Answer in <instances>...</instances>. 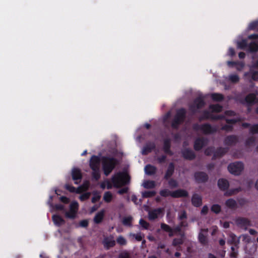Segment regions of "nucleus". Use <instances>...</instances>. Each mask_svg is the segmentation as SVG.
<instances>
[{"label": "nucleus", "mask_w": 258, "mask_h": 258, "mask_svg": "<svg viewBox=\"0 0 258 258\" xmlns=\"http://www.w3.org/2000/svg\"><path fill=\"white\" fill-rule=\"evenodd\" d=\"M101 162L102 169L106 176H108L118 163L116 158L105 156L101 157Z\"/></svg>", "instance_id": "1"}, {"label": "nucleus", "mask_w": 258, "mask_h": 258, "mask_svg": "<svg viewBox=\"0 0 258 258\" xmlns=\"http://www.w3.org/2000/svg\"><path fill=\"white\" fill-rule=\"evenodd\" d=\"M111 181L114 187L119 188L129 182L130 177L126 173L119 172L112 177Z\"/></svg>", "instance_id": "2"}, {"label": "nucleus", "mask_w": 258, "mask_h": 258, "mask_svg": "<svg viewBox=\"0 0 258 258\" xmlns=\"http://www.w3.org/2000/svg\"><path fill=\"white\" fill-rule=\"evenodd\" d=\"M186 111L185 109L181 108L178 109L172 120L171 127L173 129H177L180 124L183 122L186 118Z\"/></svg>", "instance_id": "3"}, {"label": "nucleus", "mask_w": 258, "mask_h": 258, "mask_svg": "<svg viewBox=\"0 0 258 258\" xmlns=\"http://www.w3.org/2000/svg\"><path fill=\"white\" fill-rule=\"evenodd\" d=\"M244 169V165L240 161L230 163L228 166V170L230 173L235 175H239Z\"/></svg>", "instance_id": "4"}, {"label": "nucleus", "mask_w": 258, "mask_h": 258, "mask_svg": "<svg viewBox=\"0 0 258 258\" xmlns=\"http://www.w3.org/2000/svg\"><path fill=\"white\" fill-rule=\"evenodd\" d=\"M205 105L204 99L201 97L196 98L194 101V104L190 106V110L194 113L196 112V109H201Z\"/></svg>", "instance_id": "5"}, {"label": "nucleus", "mask_w": 258, "mask_h": 258, "mask_svg": "<svg viewBox=\"0 0 258 258\" xmlns=\"http://www.w3.org/2000/svg\"><path fill=\"white\" fill-rule=\"evenodd\" d=\"M217 128L215 125H212L209 123L202 124V132L205 135H211L216 133Z\"/></svg>", "instance_id": "6"}, {"label": "nucleus", "mask_w": 258, "mask_h": 258, "mask_svg": "<svg viewBox=\"0 0 258 258\" xmlns=\"http://www.w3.org/2000/svg\"><path fill=\"white\" fill-rule=\"evenodd\" d=\"M256 99L255 93H249L246 96L244 100H241L240 102L243 104L246 103L248 106H251L256 102Z\"/></svg>", "instance_id": "7"}, {"label": "nucleus", "mask_w": 258, "mask_h": 258, "mask_svg": "<svg viewBox=\"0 0 258 258\" xmlns=\"http://www.w3.org/2000/svg\"><path fill=\"white\" fill-rule=\"evenodd\" d=\"M194 177L197 182L205 183L208 180V174L203 171H198L195 172Z\"/></svg>", "instance_id": "8"}, {"label": "nucleus", "mask_w": 258, "mask_h": 258, "mask_svg": "<svg viewBox=\"0 0 258 258\" xmlns=\"http://www.w3.org/2000/svg\"><path fill=\"white\" fill-rule=\"evenodd\" d=\"M100 158L96 155H93L90 158L89 165L92 170L99 169V165L100 163Z\"/></svg>", "instance_id": "9"}, {"label": "nucleus", "mask_w": 258, "mask_h": 258, "mask_svg": "<svg viewBox=\"0 0 258 258\" xmlns=\"http://www.w3.org/2000/svg\"><path fill=\"white\" fill-rule=\"evenodd\" d=\"M229 151L228 147H218L216 150H214V154L212 159L216 160L217 158H221L225 155Z\"/></svg>", "instance_id": "10"}, {"label": "nucleus", "mask_w": 258, "mask_h": 258, "mask_svg": "<svg viewBox=\"0 0 258 258\" xmlns=\"http://www.w3.org/2000/svg\"><path fill=\"white\" fill-rule=\"evenodd\" d=\"M164 209L162 208L154 209L148 212V218L151 221H153L158 218V216L163 214Z\"/></svg>", "instance_id": "11"}, {"label": "nucleus", "mask_w": 258, "mask_h": 258, "mask_svg": "<svg viewBox=\"0 0 258 258\" xmlns=\"http://www.w3.org/2000/svg\"><path fill=\"white\" fill-rule=\"evenodd\" d=\"M171 140L169 138L165 139L163 140V151L164 152L169 156H172L173 152L171 150Z\"/></svg>", "instance_id": "12"}, {"label": "nucleus", "mask_w": 258, "mask_h": 258, "mask_svg": "<svg viewBox=\"0 0 258 258\" xmlns=\"http://www.w3.org/2000/svg\"><path fill=\"white\" fill-rule=\"evenodd\" d=\"M156 148L155 143L154 142H148L143 147L142 154L147 155L151 153Z\"/></svg>", "instance_id": "13"}, {"label": "nucleus", "mask_w": 258, "mask_h": 258, "mask_svg": "<svg viewBox=\"0 0 258 258\" xmlns=\"http://www.w3.org/2000/svg\"><path fill=\"white\" fill-rule=\"evenodd\" d=\"M182 156L184 159L188 160H192L196 158L195 152L189 148L183 149L182 152Z\"/></svg>", "instance_id": "14"}, {"label": "nucleus", "mask_w": 258, "mask_h": 258, "mask_svg": "<svg viewBox=\"0 0 258 258\" xmlns=\"http://www.w3.org/2000/svg\"><path fill=\"white\" fill-rule=\"evenodd\" d=\"M206 141L204 138H198L194 142V149L197 151L201 150L206 145Z\"/></svg>", "instance_id": "15"}, {"label": "nucleus", "mask_w": 258, "mask_h": 258, "mask_svg": "<svg viewBox=\"0 0 258 258\" xmlns=\"http://www.w3.org/2000/svg\"><path fill=\"white\" fill-rule=\"evenodd\" d=\"M235 223L237 226L241 228H246L250 225V220L244 217H238L235 220Z\"/></svg>", "instance_id": "16"}, {"label": "nucleus", "mask_w": 258, "mask_h": 258, "mask_svg": "<svg viewBox=\"0 0 258 258\" xmlns=\"http://www.w3.org/2000/svg\"><path fill=\"white\" fill-rule=\"evenodd\" d=\"M188 196V192L183 189H178L171 193V197L174 198L187 197Z\"/></svg>", "instance_id": "17"}, {"label": "nucleus", "mask_w": 258, "mask_h": 258, "mask_svg": "<svg viewBox=\"0 0 258 258\" xmlns=\"http://www.w3.org/2000/svg\"><path fill=\"white\" fill-rule=\"evenodd\" d=\"M238 142V138L235 135H229L227 136L224 141V144L227 146L235 145Z\"/></svg>", "instance_id": "18"}, {"label": "nucleus", "mask_w": 258, "mask_h": 258, "mask_svg": "<svg viewBox=\"0 0 258 258\" xmlns=\"http://www.w3.org/2000/svg\"><path fill=\"white\" fill-rule=\"evenodd\" d=\"M191 202L192 205L195 207H200L202 205V198L198 194H193Z\"/></svg>", "instance_id": "19"}, {"label": "nucleus", "mask_w": 258, "mask_h": 258, "mask_svg": "<svg viewBox=\"0 0 258 258\" xmlns=\"http://www.w3.org/2000/svg\"><path fill=\"white\" fill-rule=\"evenodd\" d=\"M72 179L75 181V184H78L77 180H80L82 178V174L80 169L74 168L72 171Z\"/></svg>", "instance_id": "20"}, {"label": "nucleus", "mask_w": 258, "mask_h": 258, "mask_svg": "<svg viewBox=\"0 0 258 258\" xmlns=\"http://www.w3.org/2000/svg\"><path fill=\"white\" fill-rule=\"evenodd\" d=\"M175 170V165L173 162L169 164L167 169L165 172L164 178L168 180L173 174Z\"/></svg>", "instance_id": "21"}, {"label": "nucleus", "mask_w": 258, "mask_h": 258, "mask_svg": "<svg viewBox=\"0 0 258 258\" xmlns=\"http://www.w3.org/2000/svg\"><path fill=\"white\" fill-rule=\"evenodd\" d=\"M218 187L221 190L226 191L229 187L228 181L224 178H220L217 183Z\"/></svg>", "instance_id": "22"}, {"label": "nucleus", "mask_w": 258, "mask_h": 258, "mask_svg": "<svg viewBox=\"0 0 258 258\" xmlns=\"http://www.w3.org/2000/svg\"><path fill=\"white\" fill-rule=\"evenodd\" d=\"M52 219L54 224L57 226H60L65 223L64 220L59 215H53Z\"/></svg>", "instance_id": "23"}, {"label": "nucleus", "mask_w": 258, "mask_h": 258, "mask_svg": "<svg viewBox=\"0 0 258 258\" xmlns=\"http://www.w3.org/2000/svg\"><path fill=\"white\" fill-rule=\"evenodd\" d=\"M157 168L155 166L150 164L147 165L145 167V173L149 175H152L156 173Z\"/></svg>", "instance_id": "24"}, {"label": "nucleus", "mask_w": 258, "mask_h": 258, "mask_svg": "<svg viewBox=\"0 0 258 258\" xmlns=\"http://www.w3.org/2000/svg\"><path fill=\"white\" fill-rule=\"evenodd\" d=\"M104 216V211L102 210L98 212L94 218V221L96 224H99L101 222Z\"/></svg>", "instance_id": "25"}, {"label": "nucleus", "mask_w": 258, "mask_h": 258, "mask_svg": "<svg viewBox=\"0 0 258 258\" xmlns=\"http://www.w3.org/2000/svg\"><path fill=\"white\" fill-rule=\"evenodd\" d=\"M161 228L163 231L168 232L169 236L170 237L173 236V229L170 226L165 223H161Z\"/></svg>", "instance_id": "26"}, {"label": "nucleus", "mask_w": 258, "mask_h": 258, "mask_svg": "<svg viewBox=\"0 0 258 258\" xmlns=\"http://www.w3.org/2000/svg\"><path fill=\"white\" fill-rule=\"evenodd\" d=\"M211 97L213 101L217 102L222 101L224 100V98L223 95L218 93H212Z\"/></svg>", "instance_id": "27"}, {"label": "nucleus", "mask_w": 258, "mask_h": 258, "mask_svg": "<svg viewBox=\"0 0 258 258\" xmlns=\"http://www.w3.org/2000/svg\"><path fill=\"white\" fill-rule=\"evenodd\" d=\"M225 205L228 208L231 209H234L236 208L237 207L236 202L233 199H229L226 200Z\"/></svg>", "instance_id": "28"}, {"label": "nucleus", "mask_w": 258, "mask_h": 258, "mask_svg": "<svg viewBox=\"0 0 258 258\" xmlns=\"http://www.w3.org/2000/svg\"><path fill=\"white\" fill-rule=\"evenodd\" d=\"M65 188L67 190H69L70 192H72V193L76 192V193L79 194L81 192V187H79L78 188V189H76L74 186H73L72 185H70L69 184H66L65 185Z\"/></svg>", "instance_id": "29"}, {"label": "nucleus", "mask_w": 258, "mask_h": 258, "mask_svg": "<svg viewBox=\"0 0 258 258\" xmlns=\"http://www.w3.org/2000/svg\"><path fill=\"white\" fill-rule=\"evenodd\" d=\"M248 50L251 52H256L258 51V44L252 42L248 45Z\"/></svg>", "instance_id": "30"}, {"label": "nucleus", "mask_w": 258, "mask_h": 258, "mask_svg": "<svg viewBox=\"0 0 258 258\" xmlns=\"http://www.w3.org/2000/svg\"><path fill=\"white\" fill-rule=\"evenodd\" d=\"M209 108L214 112H220L222 110V106L218 104L210 105Z\"/></svg>", "instance_id": "31"}, {"label": "nucleus", "mask_w": 258, "mask_h": 258, "mask_svg": "<svg viewBox=\"0 0 258 258\" xmlns=\"http://www.w3.org/2000/svg\"><path fill=\"white\" fill-rule=\"evenodd\" d=\"M211 114V113H210L209 111L204 110L203 112L202 115L200 117L199 120L202 121L204 120L210 119Z\"/></svg>", "instance_id": "32"}, {"label": "nucleus", "mask_w": 258, "mask_h": 258, "mask_svg": "<svg viewBox=\"0 0 258 258\" xmlns=\"http://www.w3.org/2000/svg\"><path fill=\"white\" fill-rule=\"evenodd\" d=\"M133 218L131 216L125 217L123 218L122 224L127 226H131Z\"/></svg>", "instance_id": "33"}, {"label": "nucleus", "mask_w": 258, "mask_h": 258, "mask_svg": "<svg viewBox=\"0 0 258 258\" xmlns=\"http://www.w3.org/2000/svg\"><path fill=\"white\" fill-rule=\"evenodd\" d=\"M112 198V195L110 191L105 192L103 196V200L106 203H110Z\"/></svg>", "instance_id": "34"}, {"label": "nucleus", "mask_w": 258, "mask_h": 258, "mask_svg": "<svg viewBox=\"0 0 258 258\" xmlns=\"http://www.w3.org/2000/svg\"><path fill=\"white\" fill-rule=\"evenodd\" d=\"M211 210L214 213L218 214L221 212V207L218 204H214L212 206Z\"/></svg>", "instance_id": "35"}, {"label": "nucleus", "mask_w": 258, "mask_h": 258, "mask_svg": "<svg viewBox=\"0 0 258 258\" xmlns=\"http://www.w3.org/2000/svg\"><path fill=\"white\" fill-rule=\"evenodd\" d=\"M155 186V183L154 181L148 180L144 183V186L146 188H153Z\"/></svg>", "instance_id": "36"}, {"label": "nucleus", "mask_w": 258, "mask_h": 258, "mask_svg": "<svg viewBox=\"0 0 258 258\" xmlns=\"http://www.w3.org/2000/svg\"><path fill=\"white\" fill-rule=\"evenodd\" d=\"M79 208V204L78 202L74 201L71 203L70 205V210L72 211L77 213Z\"/></svg>", "instance_id": "37"}, {"label": "nucleus", "mask_w": 258, "mask_h": 258, "mask_svg": "<svg viewBox=\"0 0 258 258\" xmlns=\"http://www.w3.org/2000/svg\"><path fill=\"white\" fill-rule=\"evenodd\" d=\"M156 194L155 191H145L142 192V196L143 198H151L154 197Z\"/></svg>", "instance_id": "38"}, {"label": "nucleus", "mask_w": 258, "mask_h": 258, "mask_svg": "<svg viewBox=\"0 0 258 258\" xmlns=\"http://www.w3.org/2000/svg\"><path fill=\"white\" fill-rule=\"evenodd\" d=\"M255 142V138L254 137H250L247 138L245 141V146H250L253 145Z\"/></svg>", "instance_id": "39"}, {"label": "nucleus", "mask_w": 258, "mask_h": 258, "mask_svg": "<svg viewBox=\"0 0 258 258\" xmlns=\"http://www.w3.org/2000/svg\"><path fill=\"white\" fill-rule=\"evenodd\" d=\"M237 46L238 48L241 49H244L248 46V44L246 40L243 39L237 43Z\"/></svg>", "instance_id": "40"}, {"label": "nucleus", "mask_w": 258, "mask_h": 258, "mask_svg": "<svg viewBox=\"0 0 258 258\" xmlns=\"http://www.w3.org/2000/svg\"><path fill=\"white\" fill-rule=\"evenodd\" d=\"M92 178L95 180L96 181H97L100 178V174L99 173V169H96L95 170H92Z\"/></svg>", "instance_id": "41"}, {"label": "nucleus", "mask_w": 258, "mask_h": 258, "mask_svg": "<svg viewBox=\"0 0 258 258\" xmlns=\"http://www.w3.org/2000/svg\"><path fill=\"white\" fill-rule=\"evenodd\" d=\"M140 225L144 229H148L149 227V223L143 219H141L139 221Z\"/></svg>", "instance_id": "42"}, {"label": "nucleus", "mask_w": 258, "mask_h": 258, "mask_svg": "<svg viewBox=\"0 0 258 258\" xmlns=\"http://www.w3.org/2000/svg\"><path fill=\"white\" fill-rule=\"evenodd\" d=\"M171 192H172L170 191L167 189H164L161 190L160 191L159 194H160V196L163 197H167L169 196H171Z\"/></svg>", "instance_id": "43"}, {"label": "nucleus", "mask_w": 258, "mask_h": 258, "mask_svg": "<svg viewBox=\"0 0 258 258\" xmlns=\"http://www.w3.org/2000/svg\"><path fill=\"white\" fill-rule=\"evenodd\" d=\"M168 184L171 188H175L178 186V183L177 181L173 178H171L169 180Z\"/></svg>", "instance_id": "44"}, {"label": "nucleus", "mask_w": 258, "mask_h": 258, "mask_svg": "<svg viewBox=\"0 0 258 258\" xmlns=\"http://www.w3.org/2000/svg\"><path fill=\"white\" fill-rule=\"evenodd\" d=\"M76 213L74 211H72L70 210L69 211L66 212L65 213V216L67 218L70 219H74L76 217Z\"/></svg>", "instance_id": "45"}, {"label": "nucleus", "mask_w": 258, "mask_h": 258, "mask_svg": "<svg viewBox=\"0 0 258 258\" xmlns=\"http://www.w3.org/2000/svg\"><path fill=\"white\" fill-rule=\"evenodd\" d=\"M229 80L232 83H236L239 81V78L236 74L231 75L229 76Z\"/></svg>", "instance_id": "46"}, {"label": "nucleus", "mask_w": 258, "mask_h": 258, "mask_svg": "<svg viewBox=\"0 0 258 258\" xmlns=\"http://www.w3.org/2000/svg\"><path fill=\"white\" fill-rule=\"evenodd\" d=\"M91 194L89 192L82 194L79 198L81 201H84L89 199Z\"/></svg>", "instance_id": "47"}, {"label": "nucleus", "mask_w": 258, "mask_h": 258, "mask_svg": "<svg viewBox=\"0 0 258 258\" xmlns=\"http://www.w3.org/2000/svg\"><path fill=\"white\" fill-rule=\"evenodd\" d=\"M250 133L252 134L258 133V123L253 124L250 127Z\"/></svg>", "instance_id": "48"}, {"label": "nucleus", "mask_w": 258, "mask_h": 258, "mask_svg": "<svg viewBox=\"0 0 258 258\" xmlns=\"http://www.w3.org/2000/svg\"><path fill=\"white\" fill-rule=\"evenodd\" d=\"M251 78L253 81H258V71H251L250 72Z\"/></svg>", "instance_id": "49"}, {"label": "nucleus", "mask_w": 258, "mask_h": 258, "mask_svg": "<svg viewBox=\"0 0 258 258\" xmlns=\"http://www.w3.org/2000/svg\"><path fill=\"white\" fill-rule=\"evenodd\" d=\"M214 148L213 147L207 148L205 151V154L207 156H210L212 154H214Z\"/></svg>", "instance_id": "50"}, {"label": "nucleus", "mask_w": 258, "mask_h": 258, "mask_svg": "<svg viewBox=\"0 0 258 258\" xmlns=\"http://www.w3.org/2000/svg\"><path fill=\"white\" fill-rule=\"evenodd\" d=\"M233 126L230 124H225L221 127V130L227 132H232L233 130Z\"/></svg>", "instance_id": "51"}, {"label": "nucleus", "mask_w": 258, "mask_h": 258, "mask_svg": "<svg viewBox=\"0 0 258 258\" xmlns=\"http://www.w3.org/2000/svg\"><path fill=\"white\" fill-rule=\"evenodd\" d=\"M224 118V116L222 115H213V114H211L210 119H211L212 120H220Z\"/></svg>", "instance_id": "52"}, {"label": "nucleus", "mask_w": 258, "mask_h": 258, "mask_svg": "<svg viewBox=\"0 0 258 258\" xmlns=\"http://www.w3.org/2000/svg\"><path fill=\"white\" fill-rule=\"evenodd\" d=\"M258 26V21H254L252 22H251L248 28L250 30H254Z\"/></svg>", "instance_id": "53"}, {"label": "nucleus", "mask_w": 258, "mask_h": 258, "mask_svg": "<svg viewBox=\"0 0 258 258\" xmlns=\"http://www.w3.org/2000/svg\"><path fill=\"white\" fill-rule=\"evenodd\" d=\"M225 121L227 123H228L230 125H231V124H234L236 123L239 121V120L237 119H234V118H233V119L227 118L225 119Z\"/></svg>", "instance_id": "54"}, {"label": "nucleus", "mask_w": 258, "mask_h": 258, "mask_svg": "<svg viewBox=\"0 0 258 258\" xmlns=\"http://www.w3.org/2000/svg\"><path fill=\"white\" fill-rule=\"evenodd\" d=\"M166 156L165 155H162L157 158V161L159 163H164L166 160Z\"/></svg>", "instance_id": "55"}, {"label": "nucleus", "mask_w": 258, "mask_h": 258, "mask_svg": "<svg viewBox=\"0 0 258 258\" xmlns=\"http://www.w3.org/2000/svg\"><path fill=\"white\" fill-rule=\"evenodd\" d=\"M207 237L202 232H201L199 234V242H206Z\"/></svg>", "instance_id": "56"}, {"label": "nucleus", "mask_w": 258, "mask_h": 258, "mask_svg": "<svg viewBox=\"0 0 258 258\" xmlns=\"http://www.w3.org/2000/svg\"><path fill=\"white\" fill-rule=\"evenodd\" d=\"M192 128L194 131H199L202 130V124H199L198 123H194L192 125Z\"/></svg>", "instance_id": "57"}, {"label": "nucleus", "mask_w": 258, "mask_h": 258, "mask_svg": "<svg viewBox=\"0 0 258 258\" xmlns=\"http://www.w3.org/2000/svg\"><path fill=\"white\" fill-rule=\"evenodd\" d=\"M101 198V196L97 194H94V196L92 197L91 202L93 203H95L96 202L98 201Z\"/></svg>", "instance_id": "58"}, {"label": "nucleus", "mask_w": 258, "mask_h": 258, "mask_svg": "<svg viewBox=\"0 0 258 258\" xmlns=\"http://www.w3.org/2000/svg\"><path fill=\"white\" fill-rule=\"evenodd\" d=\"M59 200L60 202L64 204H68L70 202V199L67 197L61 196L59 198Z\"/></svg>", "instance_id": "59"}, {"label": "nucleus", "mask_w": 258, "mask_h": 258, "mask_svg": "<svg viewBox=\"0 0 258 258\" xmlns=\"http://www.w3.org/2000/svg\"><path fill=\"white\" fill-rule=\"evenodd\" d=\"M187 218V215L185 211H183L179 215V219L180 220H182L183 219H186Z\"/></svg>", "instance_id": "60"}, {"label": "nucleus", "mask_w": 258, "mask_h": 258, "mask_svg": "<svg viewBox=\"0 0 258 258\" xmlns=\"http://www.w3.org/2000/svg\"><path fill=\"white\" fill-rule=\"evenodd\" d=\"M128 187H123L118 190L117 193L119 195H123L124 194H126L128 192Z\"/></svg>", "instance_id": "61"}, {"label": "nucleus", "mask_w": 258, "mask_h": 258, "mask_svg": "<svg viewBox=\"0 0 258 258\" xmlns=\"http://www.w3.org/2000/svg\"><path fill=\"white\" fill-rule=\"evenodd\" d=\"M227 65L230 67H233L234 66H235L238 64H240L239 62L237 61H228L227 62Z\"/></svg>", "instance_id": "62"}, {"label": "nucleus", "mask_w": 258, "mask_h": 258, "mask_svg": "<svg viewBox=\"0 0 258 258\" xmlns=\"http://www.w3.org/2000/svg\"><path fill=\"white\" fill-rule=\"evenodd\" d=\"M209 211L208 207L207 205H205L203 206L202 210H201V214L202 215H206L207 214Z\"/></svg>", "instance_id": "63"}, {"label": "nucleus", "mask_w": 258, "mask_h": 258, "mask_svg": "<svg viewBox=\"0 0 258 258\" xmlns=\"http://www.w3.org/2000/svg\"><path fill=\"white\" fill-rule=\"evenodd\" d=\"M80 225L82 227H87L88 226V221L87 220H83L80 222Z\"/></svg>", "instance_id": "64"}]
</instances>
